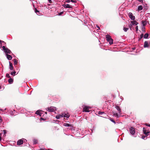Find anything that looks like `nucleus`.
Returning a JSON list of instances; mask_svg holds the SVG:
<instances>
[{"instance_id": "bb28decb", "label": "nucleus", "mask_w": 150, "mask_h": 150, "mask_svg": "<svg viewBox=\"0 0 150 150\" xmlns=\"http://www.w3.org/2000/svg\"><path fill=\"white\" fill-rule=\"evenodd\" d=\"M62 115H57L56 116V118L57 119H59L61 117H62Z\"/></svg>"}, {"instance_id": "79ce46f5", "label": "nucleus", "mask_w": 150, "mask_h": 150, "mask_svg": "<svg viewBox=\"0 0 150 150\" xmlns=\"http://www.w3.org/2000/svg\"><path fill=\"white\" fill-rule=\"evenodd\" d=\"M70 0H66V2L67 3H69L70 2Z\"/></svg>"}, {"instance_id": "a878e982", "label": "nucleus", "mask_w": 150, "mask_h": 150, "mask_svg": "<svg viewBox=\"0 0 150 150\" xmlns=\"http://www.w3.org/2000/svg\"><path fill=\"white\" fill-rule=\"evenodd\" d=\"M14 62V65H16L18 63V60H16V59H13Z\"/></svg>"}, {"instance_id": "f8f14e48", "label": "nucleus", "mask_w": 150, "mask_h": 150, "mask_svg": "<svg viewBox=\"0 0 150 150\" xmlns=\"http://www.w3.org/2000/svg\"><path fill=\"white\" fill-rule=\"evenodd\" d=\"M23 143V140L22 139H19L17 142V144L20 145L22 144Z\"/></svg>"}, {"instance_id": "9d476101", "label": "nucleus", "mask_w": 150, "mask_h": 150, "mask_svg": "<svg viewBox=\"0 0 150 150\" xmlns=\"http://www.w3.org/2000/svg\"><path fill=\"white\" fill-rule=\"evenodd\" d=\"M143 132L144 134L146 136L148 135V134L150 133L149 132H147V130L144 127L143 129Z\"/></svg>"}, {"instance_id": "c85d7f7f", "label": "nucleus", "mask_w": 150, "mask_h": 150, "mask_svg": "<svg viewBox=\"0 0 150 150\" xmlns=\"http://www.w3.org/2000/svg\"><path fill=\"white\" fill-rule=\"evenodd\" d=\"M16 71H13V72H11L10 74L11 75L14 76L16 75Z\"/></svg>"}, {"instance_id": "2f4dec72", "label": "nucleus", "mask_w": 150, "mask_h": 150, "mask_svg": "<svg viewBox=\"0 0 150 150\" xmlns=\"http://www.w3.org/2000/svg\"><path fill=\"white\" fill-rule=\"evenodd\" d=\"M3 133H4V135L3 136L5 137L6 136V130H4L3 131Z\"/></svg>"}, {"instance_id": "2eb2a0df", "label": "nucleus", "mask_w": 150, "mask_h": 150, "mask_svg": "<svg viewBox=\"0 0 150 150\" xmlns=\"http://www.w3.org/2000/svg\"><path fill=\"white\" fill-rule=\"evenodd\" d=\"M131 23H132V25H137L138 24V22L135 21H131Z\"/></svg>"}, {"instance_id": "09e8293b", "label": "nucleus", "mask_w": 150, "mask_h": 150, "mask_svg": "<svg viewBox=\"0 0 150 150\" xmlns=\"http://www.w3.org/2000/svg\"><path fill=\"white\" fill-rule=\"evenodd\" d=\"M121 99L122 100H123V98L122 96H121Z\"/></svg>"}, {"instance_id": "ddd939ff", "label": "nucleus", "mask_w": 150, "mask_h": 150, "mask_svg": "<svg viewBox=\"0 0 150 150\" xmlns=\"http://www.w3.org/2000/svg\"><path fill=\"white\" fill-rule=\"evenodd\" d=\"M63 6H64V7L65 8H72V6L71 5L68 4H64Z\"/></svg>"}, {"instance_id": "603ef678", "label": "nucleus", "mask_w": 150, "mask_h": 150, "mask_svg": "<svg viewBox=\"0 0 150 150\" xmlns=\"http://www.w3.org/2000/svg\"><path fill=\"white\" fill-rule=\"evenodd\" d=\"M58 1H60V2H62L63 1V0H58Z\"/></svg>"}, {"instance_id": "72a5a7b5", "label": "nucleus", "mask_w": 150, "mask_h": 150, "mask_svg": "<svg viewBox=\"0 0 150 150\" xmlns=\"http://www.w3.org/2000/svg\"><path fill=\"white\" fill-rule=\"evenodd\" d=\"M110 120L111 122H112L114 123V124L116 123V122H115V121L113 119H112L111 118H110Z\"/></svg>"}, {"instance_id": "a18cd8bd", "label": "nucleus", "mask_w": 150, "mask_h": 150, "mask_svg": "<svg viewBox=\"0 0 150 150\" xmlns=\"http://www.w3.org/2000/svg\"><path fill=\"white\" fill-rule=\"evenodd\" d=\"M146 125L149 126V127H150V124H146Z\"/></svg>"}, {"instance_id": "7ed1b4c3", "label": "nucleus", "mask_w": 150, "mask_h": 150, "mask_svg": "<svg viewBox=\"0 0 150 150\" xmlns=\"http://www.w3.org/2000/svg\"><path fill=\"white\" fill-rule=\"evenodd\" d=\"M46 110L50 112H54L56 110V108L55 107L51 106L50 107H48L46 109Z\"/></svg>"}, {"instance_id": "13d9d810", "label": "nucleus", "mask_w": 150, "mask_h": 150, "mask_svg": "<svg viewBox=\"0 0 150 150\" xmlns=\"http://www.w3.org/2000/svg\"><path fill=\"white\" fill-rule=\"evenodd\" d=\"M134 49H135L134 48H133V50H134Z\"/></svg>"}, {"instance_id": "49530a36", "label": "nucleus", "mask_w": 150, "mask_h": 150, "mask_svg": "<svg viewBox=\"0 0 150 150\" xmlns=\"http://www.w3.org/2000/svg\"><path fill=\"white\" fill-rule=\"evenodd\" d=\"M71 2H72L73 3L75 2V1L73 0H71L70 1Z\"/></svg>"}, {"instance_id": "20e7f679", "label": "nucleus", "mask_w": 150, "mask_h": 150, "mask_svg": "<svg viewBox=\"0 0 150 150\" xmlns=\"http://www.w3.org/2000/svg\"><path fill=\"white\" fill-rule=\"evenodd\" d=\"M91 107L90 106H84L83 108V112H90V110L89 109H91Z\"/></svg>"}, {"instance_id": "7c9ffc66", "label": "nucleus", "mask_w": 150, "mask_h": 150, "mask_svg": "<svg viewBox=\"0 0 150 150\" xmlns=\"http://www.w3.org/2000/svg\"><path fill=\"white\" fill-rule=\"evenodd\" d=\"M128 29H129L128 28H125V27H124L123 30L125 32H126L127 31V30H128Z\"/></svg>"}, {"instance_id": "412c9836", "label": "nucleus", "mask_w": 150, "mask_h": 150, "mask_svg": "<svg viewBox=\"0 0 150 150\" xmlns=\"http://www.w3.org/2000/svg\"><path fill=\"white\" fill-rule=\"evenodd\" d=\"M113 115L115 117H117V118H118L120 117V115L117 113H114Z\"/></svg>"}, {"instance_id": "f257e3e1", "label": "nucleus", "mask_w": 150, "mask_h": 150, "mask_svg": "<svg viewBox=\"0 0 150 150\" xmlns=\"http://www.w3.org/2000/svg\"><path fill=\"white\" fill-rule=\"evenodd\" d=\"M106 38L107 41L109 42L110 45L112 44L113 43V40L111 38V37L109 35H106Z\"/></svg>"}, {"instance_id": "a19ab883", "label": "nucleus", "mask_w": 150, "mask_h": 150, "mask_svg": "<svg viewBox=\"0 0 150 150\" xmlns=\"http://www.w3.org/2000/svg\"><path fill=\"white\" fill-rule=\"evenodd\" d=\"M137 0L139 1V2H142V3L143 2V0Z\"/></svg>"}, {"instance_id": "bf43d9fd", "label": "nucleus", "mask_w": 150, "mask_h": 150, "mask_svg": "<svg viewBox=\"0 0 150 150\" xmlns=\"http://www.w3.org/2000/svg\"><path fill=\"white\" fill-rule=\"evenodd\" d=\"M45 113H46V114H47V112H45Z\"/></svg>"}, {"instance_id": "37998d69", "label": "nucleus", "mask_w": 150, "mask_h": 150, "mask_svg": "<svg viewBox=\"0 0 150 150\" xmlns=\"http://www.w3.org/2000/svg\"><path fill=\"white\" fill-rule=\"evenodd\" d=\"M40 120H44V119L43 118H42V117H41L40 118Z\"/></svg>"}, {"instance_id": "de8ad7c7", "label": "nucleus", "mask_w": 150, "mask_h": 150, "mask_svg": "<svg viewBox=\"0 0 150 150\" xmlns=\"http://www.w3.org/2000/svg\"><path fill=\"white\" fill-rule=\"evenodd\" d=\"M145 137V136H142V138L143 139H144V138Z\"/></svg>"}, {"instance_id": "864d4df0", "label": "nucleus", "mask_w": 150, "mask_h": 150, "mask_svg": "<svg viewBox=\"0 0 150 150\" xmlns=\"http://www.w3.org/2000/svg\"><path fill=\"white\" fill-rule=\"evenodd\" d=\"M39 150H45V149H40Z\"/></svg>"}, {"instance_id": "1a4fd4ad", "label": "nucleus", "mask_w": 150, "mask_h": 150, "mask_svg": "<svg viewBox=\"0 0 150 150\" xmlns=\"http://www.w3.org/2000/svg\"><path fill=\"white\" fill-rule=\"evenodd\" d=\"M144 48L149 47V45L148 41H145L144 42Z\"/></svg>"}, {"instance_id": "f3484780", "label": "nucleus", "mask_w": 150, "mask_h": 150, "mask_svg": "<svg viewBox=\"0 0 150 150\" xmlns=\"http://www.w3.org/2000/svg\"><path fill=\"white\" fill-rule=\"evenodd\" d=\"M35 12L37 15H40V11L38 10L36 8H35Z\"/></svg>"}, {"instance_id": "4c0bfd02", "label": "nucleus", "mask_w": 150, "mask_h": 150, "mask_svg": "<svg viewBox=\"0 0 150 150\" xmlns=\"http://www.w3.org/2000/svg\"><path fill=\"white\" fill-rule=\"evenodd\" d=\"M136 31H137L138 30V26H137L135 27Z\"/></svg>"}, {"instance_id": "0eeeda50", "label": "nucleus", "mask_w": 150, "mask_h": 150, "mask_svg": "<svg viewBox=\"0 0 150 150\" xmlns=\"http://www.w3.org/2000/svg\"><path fill=\"white\" fill-rule=\"evenodd\" d=\"M62 117H65L68 118L70 116L69 114L67 112L63 113H62Z\"/></svg>"}, {"instance_id": "f704fd0d", "label": "nucleus", "mask_w": 150, "mask_h": 150, "mask_svg": "<svg viewBox=\"0 0 150 150\" xmlns=\"http://www.w3.org/2000/svg\"><path fill=\"white\" fill-rule=\"evenodd\" d=\"M6 76L8 78H11L10 76V75H9V74L8 73H7L6 74Z\"/></svg>"}, {"instance_id": "6ab92c4d", "label": "nucleus", "mask_w": 150, "mask_h": 150, "mask_svg": "<svg viewBox=\"0 0 150 150\" xmlns=\"http://www.w3.org/2000/svg\"><path fill=\"white\" fill-rule=\"evenodd\" d=\"M98 114L99 115H101L102 114H104V116H105V115H106V114L104 112L99 111L98 112Z\"/></svg>"}, {"instance_id": "3c124183", "label": "nucleus", "mask_w": 150, "mask_h": 150, "mask_svg": "<svg viewBox=\"0 0 150 150\" xmlns=\"http://www.w3.org/2000/svg\"><path fill=\"white\" fill-rule=\"evenodd\" d=\"M0 135H1V134H0ZM1 136H0V141H1Z\"/></svg>"}, {"instance_id": "393cba45", "label": "nucleus", "mask_w": 150, "mask_h": 150, "mask_svg": "<svg viewBox=\"0 0 150 150\" xmlns=\"http://www.w3.org/2000/svg\"><path fill=\"white\" fill-rule=\"evenodd\" d=\"M142 25L143 26H145L146 25V23H147V22L146 21H144L143 20H142Z\"/></svg>"}, {"instance_id": "dca6fc26", "label": "nucleus", "mask_w": 150, "mask_h": 150, "mask_svg": "<svg viewBox=\"0 0 150 150\" xmlns=\"http://www.w3.org/2000/svg\"><path fill=\"white\" fill-rule=\"evenodd\" d=\"M6 55L7 58L8 60H11V59L12 57L11 55L8 54H6Z\"/></svg>"}, {"instance_id": "473e14b6", "label": "nucleus", "mask_w": 150, "mask_h": 150, "mask_svg": "<svg viewBox=\"0 0 150 150\" xmlns=\"http://www.w3.org/2000/svg\"><path fill=\"white\" fill-rule=\"evenodd\" d=\"M143 37H144V34H143L142 33L140 35V38L139 39V40L143 38Z\"/></svg>"}, {"instance_id": "6e6552de", "label": "nucleus", "mask_w": 150, "mask_h": 150, "mask_svg": "<svg viewBox=\"0 0 150 150\" xmlns=\"http://www.w3.org/2000/svg\"><path fill=\"white\" fill-rule=\"evenodd\" d=\"M129 18L132 20H134L135 19V17L132 14V13L131 12H129Z\"/></svg>"}, {"instance_id": "e433bc0d", "label": "nucleus", "mask_w": 150, "mask_h": 150, "mask_svg": "<svg viewBox=\"0 0 150 150\" xmlns=\"http://www.w3.org/2000/svg\"><path fill=\"white\" fill-rule=\"evenodd\" d=\"M132 26V24H129V26L130 28L131 29Z\"/></svg>"}, {"instance_id": "6e6d98bb", "label": "nucleus", "mask_w": 150, "mask_h": 150, "mask_svg": "<svg viewBox=\"0 0 150 150\" xmlns=\"http://www.w3.org/2000/svg\"><path fill=\"white\" fill-rule=\"evenodd\" d=\"M142 31H144V30H143V28H142Z\"/></svg>"}, {"instance_id": "aec40b11", "label": "nucleus", "mask_w": 150, "mask_h": 150, "mask_svg": "<svg viewBox=\"0 0 150 150\" xmlns=\"http://www.w3.org/2000/svg\"><path fill=\"white\" fill-rule=\"evenodd\" d=\"M35 114L38 115H39L40 116H41V112L39 110H38L35 112Z\"/></svg>"}, {"instance_id": "58836bf2", "label": "nucleus", "mask_w": 150, "mask_h": 150, "mask_svg": "<svg viewBox=\"0 0 150 150\" xmlns=\"http://www.w3.org/2000/svg\"><path fill=\"white\" fill-rule=\"evenodd\" d=\"M63 12H60L59 13V15L60 16L62 15V14H63Z\"/></svg>"}, {"instance_id": "8fccbe9b", "label": "nucleus", "mask_w": 150, "mask_h": 150, "mask_svg": "<svg viewBox=\"0 0 150 150\" xmlns=\"http://www.w3.org/2000/svg\"><path fill=\"white\" fill-rule=\"evenodd\" d=\"M96 27L99 28V29H100V28L98 25H96Z\"/></svg>"}, {"instance_id": "f03ea898", "label": "nucleus", "mask_w": 150, "mask_h": 150, "mask_svg": "<svg viewBox=\"0 0 150 150\" xmlns=\"http://www.w3.org/2000/svg\"><path fill=\"white\" fill-rule=\"evenodd\" d=\"M2 48L3 50H4V51L5 52L6 55L8 54H11V51L7 48H6L5 46H2Z\"/></svg>"}, {"instance_id": "423d86ee", "label": "nucleus", "mask_w": 150, "mask_h": 150, "mask_svg": "<svg viewBox=\"0 0 150 150\" xmlns=\"http://www.w3.org/2000/svg\"><path fill=\"white\" fill-rule=\"evenodd\" d=\"M8 112L11 115H15L17 114V112L15 110H14L13 111L9 110Z\"/></svg>"}, {"instance_id": "cd10ccee", "label": "nucleus", "mask_w": 150, "mask_h": 150, "mask_svg": "<svg viewBox=\"0 0 150 150\" xmlns=\"http://www.w3.org/2000/svg\"><path fill=\"white\" fill-rule=\"evenodd\" d=\"M38 141L37 139H34L33 140V143L34 144H36L38 143Z\"/></svg>"}, {"instance_id": "5701e85b", "label": "nucleus", "mask_w": 150, "mask_h": 150, "mask_svg": "<svg viewBox=\"0 0 150 150\" xmlns=\"http://www.w3.org/2000/svg\"><path fill=\"white\" fill-rule=\"evenodd\" d=\"M143 9L142 6L141 5L139 6L138 7V10L139 11H140L142 10Z\"/></svg>"}, {"instance_id": "4be33fe9", "label": "nucleus", "mask_w": 150, "mask_h": 150, "mask_svg": "<svg viewBox=\"0 0 150 150\" xmlns=\"http://www.w3.org/2000/svg\"><path fill=\"white\" fill-rule=\"evenodd\" d=\"M149 36V34L148 33H146L144 36V38L145 39H147L148 38Z\"/></svg>"}, {"instance_id": "c03bdc74", "label": "nucleus", "mask_w": 150, "mask_h": 150, "mask_svg": "<svg viewBox=\"0 0 150 150\" xmlns=\"http://www.w3.org/2000/svg\"><path fill=\"white\" fill-rule=\"evenodd\" d=\"M149 45V48H150V41H149L148 42Z\"/></svg>"}, {"instance_id": "a211bd4d", "label": "nucleus", "mask_w": 150, "mask_h": 150, "mask_svg": "<svg viewBox=\"0 0 150 150\" xmlns=\"http://www.w3.org/2000/svg\"><path fill=\"white\" fill-rule=\"evenodd\" d=\"M8 82L9 83L11 84L13 82V79L11 77L9 79H8Z\"/></svg>"}, {"instance_id": "5fc2aeb1", "label": "nucleus", "mask_w": 150, "mask_h": 150, "mask_svg": "<svg viewBox=\"0 0 150 150\" xmlns=\"http://www.w3.org/2000/svg\"><path fill=\"white\" fill-rule=\"evenodd\" d=\"M0 110L1 111H3V110H2V109H1Z\"/></svg>"}, {"instance_id": "b1692460", "label": "nucleus", "mask_w": 150, "mask_h": 150, "mask_svg": "<svg viewBox=\"0 0 150 150\" xmlns=\"http://www.w3.org/2000/svg\"><path fill=\"white\" fill-rule=\"evenodd\" d=\"M68 129H69V130H70L71 131L74 130V129H73V126L71 125H70Z\"/></svg>"}, {"instance_id": "9b49d317", "label": "nucleus", "mask_w": 150, "mask_h": 150, "mask_svg": "<svg viewBox=\"0 0 150 150\" xmlns=\"http://www.w3.org/2000/svg\"><path fill=\"white\" fill-rule=\"evenodd\" d=\"M115 108L117 109V110L118 111L119 114H120L121 112V109L120 107L117 105H115Z\"/></svg>"}, {"instance_id": "39448f33", "label": "nucleus", "mask_w": 150, "mask_h": 150, "mask_svg": "<svg viewBox=\"0 0 150 150\" xmlns=\"http://www.w3.org/2000/svg\"><path fill=\"white\" fill-rule=\"evenodd\" d=\"M135 132V129L134 128L131 127L129 128V132L131 135H134V134Z\"/></svg>"}, {"instance_id": "c9c22d12", "label": "nucleus", "mask_w": 150, "mask_h": 150, "mask_svg": "<svg viewBox=\"0 0 150 150\" xmlns=\"http://www.w3.org/2000/svg\"><path fill=\"white\" fill-rule=\"evenodd\" d=\"M2 42H4V41L0 40V46L2 47Z\"/></svg>"}, {"instance_id": "4468645a", "label": "nucleus", "mask_w": 150, "mask_h": 150, "mask_svg": "<svg viewBox=\"0 0 150 150\" xmlns=\"http://www.w3.org/2000/svg\"><path fill=\"white\" fill-rule=\"evenodd\" d=\"M9 69L11 70H12L13 69V66L12 63L10 62H9Z\"/></svg>"}, {"instance_id": "4d7b16f0", "label": "nucleus", "mask_w": 150, "mask_h": 150, "mask_svg": "<svg viewBox=\"0 0 150 150\" xmlns=\"http://www.w3.org/2000/svg\"><path fill=\"white\" fill-rule=\"evenodd\" d=\"M1 88V86H0V89Z\"/></svg>"}, {"instance_id": "ea45409f", "label": "nucleus", "mask_w": 150, "mask_h": 150, "mask_svg": "<svg viewBox=\"0 0 150 150\" xmlns=\"http://www.w3.org/2000/svg\"><path fill=\"white\" fill-rule=\"evenodd\" d=\"M2 122V119L1 117L0 116V123Z\"/></svg>"}, {"instance_id": "c756f323", "label": "nucleus", "mask_w": 150, "mask_h": 150, "mask_svg": "<svg viewBox=\"0 0 150 150\" xmlns=\"http://www.w3.org/2000/svg\"><path fill=\"white\" fill-rule=\"evenodd\" d=\"M63 125H64V126L65 127H69V126H70V125L68 123H65Z\"/></svg>"}]
</instances>
